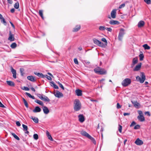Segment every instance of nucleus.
<instances>
[{"mask_svg":"<svg viewBox=\"0 0 151 151\" xmlns=\"http://www.w3.org/2000/svg\"><path fill=\"white\" fill-rule=\"evenodd\" d=\"M81 108V104L80 101L78 99H76L74 102L73 109L75 111L80 110Z\"/></svg>","mask_w":151,"mask_h":151,"instance_id":"nucleus-1","label":"nucleus"},{"mask_svg":"<svg viewBox=\"0 0 151 151\" xmlns=\"http://www.w3.org/2000/svg\"><path fill=\"white\" fill-rule=\"evenodd\" d=\"M140 77L137 76L136 77V80L139 81L140 83H143L145 80L146 78L145 73L143 72H141Z\"/></svg>","mask_w":151,"mask_h":151,"instance_id":"nucleus-2","label":"nucleus"},{"mask_svg":"<svg viewBox=\"0 0 151 151\" xmlns=\"http://www.w3.org/2000/svg\"><path fill=\"white\" fill-rule=\"evenodd\" d=\"M131 82V80L129 78L124 79L122 82V84L124 87H126L130 85Z\"/></svg>","mask_w":151,"mask_h":151,"instance_id":"nucleus-3","label":"nucleus"},{"mask_svg":"<svg viewBox=\"0 0 151 151\" xmlns=\"http://www.w3.org/2000/svg\"><path fill=\"white\" fill-rule=\"evenodd\" d=\"M124 29L123 28H121L120 29V31L119 33L118 37V39L120 41H121L122 40L124 35L125 34V32H124Z\"/></svg>","mask_w":151,"mask_h":151,"instance_id":"nucleus-4","label":"nucleus"},{"mask_svg":"<svg viewBox=\"0 0 151 151\" xmlns=\"http://www.w3.org/2000/svg\"><path fill=\"white\" fill-rule=\"evenodd\" d=\"M93 41L94 44L100 47H104V45L100 41L97 40L96 38H94L93 40Z\"/></svg>","mask_w":151,"mask_h":151,"instance_id":"nucleus-5","label":"nucleus"},{"mask_svg":"<svg viewBox=\"0 0 151 151\" xmlns=\"http://www.w3.org/2000/svg\"><path fill=\"white\" fill-rule=\"evenodd\" d=\"M38 97H39L42 100L45 101L49 102L50 101V99L48 98L44 95L38 94Z\"/></svg>","mask_w":151,"mask_h":151,"instance_id":"nucleus-6","label":"nucleus"},{"mask_svg":"<svg viewBox=\"0 0 151 151\" xmlns=\"http://www.w3.org/2000/svg\"><path fill=\"white\" fill-rule=\"evenodd\" d=\"M54 95L57 97L60 98L63 96V93L59 91H57L55 93H54Z\"/></svg>","mask_w":151,"mask_h":151,"instance_id":"nucleus-7","label":"nucleus"},{"mask_svg":"<svg viewBox=\"0 0 151 151\" xmlns=\"http://www.w3.org/2000/svg\"><path fill=\"white\" fill-rule=\"evenodd\" d=\"M134 143L138 145H141L143 144V142L139 138H137L135 141Z\"/></svg>","mask_w":151,"mask_h":151,"instance_id":"nucleus-8","label":"nucleus"},{"mask_svg":"<svg viewBox=\"0 0 151 151\" xmlns=\"http://www.w3.org/2000/svg\"><path fill=\"white\" fill-rule=\"evenodd\" d=\"M116 10L114 9L112 10L111 13V17L113 19H114L116 17Z\"/></svg>","mask_w":151,"mask_h":151,"instance_id":"nucleus-9","label":"nucleus"},{"mask_svg":"<svg viewBox=\"0 0 151 151\" xmlns=\"http://www.w3.org/2000/svg\"><path fill=\"white\" fill-rule=\"evenodd\" d=\"M80 25H77L74 28L73 30V32H76L78 31L81 29Z\"/></svg>","mask_w":151,"mask_h":151,"instance_id":"nucleus-10","label":"nucleus"},{"mask_svg":"<svg viewBox=\"0 0 151 151\" xmlns=\"http://www.w3.org/2000/svg\"><path fill=\"white\" fill-rule=\"evenodd\" d=\"M78 117L80 122L82 123L85 121V118L83 115L79 114L78 116Z\"/></svg>","mask_w":151,"mask_h":151,"instance_id":"nucleus-11","label":"nucleus"},{"mask_svg":"<svg viewBox=\"0 0 151 151\" xmlns=\"http://www.w3.org/2000/svg\"><path fill=\"white\" fill-rule=\"evenodd\" d=\"M142 65V63H138V64L137 65L136 67H135V68L133 70L134 71H138L139 70L141 66Z\"/></svg>","mask_w":151,"mask_h":151,"instance_id":"nucleus-12","label":"nucleus"},{"mask_svg":"<svg viewBox=\"0 0 151 151\" xmlns=\"http://www.w3.org/2000/svg\"><path fill=\"white\" fill-rule=\"evenodd\" d=\"M81 134L83 136H85L88 138L91 136L88 133L84 131H82L81 132Z\"/></svg>","mask_w":151,"mask_h":151,"instance_id":"nucleus-13","label":"nucleus"},{"mask_svg":"<svg viewBox=\"0 0 151 151\" xmlns=\"http://www.w3.org/2000/svg\"><path fill=\"white\" fill-rule=\"evenodd\" d=\"M42 108L44 113L45 114H47L49 113V111L48 108L46 106H43V107H42Z\"/></svg>","mask_w":151,"mask_h":151,"instance_id":"nucleus-14","label":"nucleus"},{"mask_svg":"<svg viewBox=\"0 0 151 151\" xmlns=\"http://www.w3.org/2000/svg\"><path fill=\"white\" fill-rule=\"evenodd\" d=\"M109 23L111 24H119L120 23L117 21L112 20L109 21Z\"/></svg>","mask_w":151,"mask_h":151,"instance_id":"nucleus-15","label":"nucleus"},{"mask_svg":"<svg viewBox=\"0 0 151 151\" xmlns=\"http://www.w3.org/2000/svg\"><path fill=\"white\" fill-rule=\"evenodd\" d=\"M0 19L1 20V22L2 23H3L5 25H6V22L5 20L2 15L0 14Z\"/></svg>","mask_w":151,"mask_h":151,"instance_id":"nucleus-16","label":"nucleus"},{"mask_svg":"<svg viewBox=\"0 0 151 151\" xmlns=\"http://www.w3.org/2000/svg\"><path fill=\"white\" fill-rule=\"evenodd\" d=\"M76 95L78 96H80L82 95V91L79 89H77L75 91Z\"/></svg>","mask_w":151,"mask_h":151,"instance_id":"nucleus-17","label":"nucleus"},{"mask_svg":"<svg viewBox=\"0 0 151 151\" xmlns=\"http://www.w3.org/2000/svg\"><path fill=\"white\" fill-rule=\"evenodd\" d=\"M8 40L11 41H13L14 40V36L11 34V32L9 33V36L8 38Z\"/></svg>","mask_w":151,"mask_h":151,"instance_id":"nucleus-18","label":"nucleus"},{"mask_svg":"<svg viewBox=\"0 0 151 151\" xmlns=\"http://www.w3.org/2000/svg\"><path fill=\"white\" fill-rule=\"evenodd\" d=\"M137 119L140 122H143L145 120V117L142 115H140L138 116H137Z\"/></svg>","mask_w":151,"mask_h":151,"instance_id":"nucleus-19","label":"nucleus"},{"mask_svg":"<svg viewBox=\"0 0 151 151\" xmlns=\"http://www.w3.org/2000/svg\"><path fill=\"white\" fill-rule=\"evenodd\" d=\"M145 24V22L143 21H140L138 24V27H143Z\"/></svg>","mask_w":151,"mask_h":151,"instance_id":"nucleus-20","label":"nucleus"},{"mask_svg":"<svg viewBox=\"0 0 151 151\" xmlns=\"http://www.w3.org/2000/svg\"><path fill=\"white\" fill-rule=\"evenodd\" d=\"M106 70L103 69L101 68L98 74L100 75H103L106 74Z\"/></svg>","mask_w":151,"mask_h":151,"instance_id":"nucleus-21","label":"nucleus"},{"mask_svg":"<svg viewBox=\"0 0 151 151\" xmlns=\"http://www.w3.org/2000/svg\"><path fill=\"white\" fill-rule=\"evenodd\" d=\"M131 102L134 105V106L136 107H137L140 105V104L136 101H131Z\"/></svg>","mask_w":151,"mask_h":151,"instance_id":"nucleus-22","label":"nucleus"},{"mask_svg":"<svg viewBox=\"0 0 151 151\" xmlns=\"http://www.w3.org/2000/svg\"><path fill=\"white\" fill-rule=\"evenodd\" d=\"M11 72L13 74V76L14 78H16V71L12 68H11Z\"/></svg>","mask_w":151,"mask_h":151,"instance_id":"nucleus-23","label":"nucleus"},{"mask_svg":"<svg viewBox=\"0 0 151 151\" xmlns=\"http://www.w3.org/2000/svg\"><path fill=\"white\" fill-rule=\"evenodd\" d=\"M46 133V135H47V136L48 138L50 141H53V139L52 136L50 134L49 132L47 131Z\"/></svg>","mask_w":151,"mask_h":151,"instance_id":"nucleus-24","label":"nucleus"},{"mask_svg":"<svg viewBox=\"0 0 151 151\" xmlns=\"http://www.w3.org/2000/svg\"><path fill=\"white\" fill-rule=\"evenodd\" d=\"M6 83L7 84L10 86H14L15 84L12 81H6Z\"/></svg>","mask_w":151,"mask_h":151,"instance_id":"nucleus-25","label":"nucleus"},{"mask_svg":"<svg viewBox=\"0 0 151 151\" xmlns=\"http://www.w3.org/2000/svg\"><path fill=\"white\" fill-rule=\"evenodd\" d=\"M138 62V59L137 57H135L133 58L132 60V65H134L135 64L137 63Z\"/></svg>","mask_w":151,"mask_h":151,"instance_id":"nucleus-26","label":"nucleus"},{"mask_svg":"<svg viewBox=\"0 0 151 151\" xmlns=\"http://www.w3.org/2000/svg\"><path fill=\"white\" fill-rule=\"evenodd\" d=\"M28 80L32 81H35L34 78L32 76H29L27 77Z\"/></svg>","mask_w":151,"mask_h":151,"instance_id":"nucleus-27","label":"nucleus"},{"mask_svg":"<svg viewBox=\"0 0 151 151\" xmlns=\"http://www.w3.org/2000/svg\"><path fill=\"white\" fill-rule=\"evenodd\" d=\"M39 14L40 16L43 19H44V17L43 16V11L42 10H40L39 11Z\"/></svg>","mask_w":151,"mask_h":151,"instance_id":"nucleus-28","label":"nucleus"},{"mask_svg":"<svg viewBox=\"0 0 151 151\" xmlns=\"http://www.w3.org/2000/svg\"><path fill=\"white\" fill-rule=\"evenodd\" d=\"M142 46L145 50H149L150 49V47L147 44L144 45Z\"/></svg>","mask_w":151,"mask_h":151,"instance_id":"nucleus-29","label":"nucleus"},{"mask_svg":"<svg viewBox=\"0 0 151 151\" xmlns=\"http://www.w3.org/2000/svg\"><path fill=\"white\" fill-rule=\"evenodd\" d=\"M101 69V68L99 67H98L96 68H95L94 70V71L96 73L98 74L99 71Z\"/></svg>","mask_w":151,"mask_h":151,"instance_id":"nucleus-30","label":"nucleus"},{"mask_svg":"<svg viewBox=\"0 0 151 151\" xmlns=\"http://www.w3.org/2000/svg\"><path fill=\"white\" fill-rule=\"evenodd\" d=\"M30 118L32 119L33 121L35 123H38V119L37 118H36L33 116H31L30 117Z\"/></svg>","mask_w":151,"mask_h":151,"instance_id":"nucleus-31","label":"nucleus"},{"mask_svg":"<svg viewBox=\"0 0 151 151\" xmlns=\"http://www.w3.org/2000/svg\"><path fill=\"white\" fill-rule=\"evenodd\" d=\"M106 29V28L105 26H100L99 27V30L101 31H104Z\"/></svg>","mask_w":151,"mask_h":151,"instance_id":"nucleus-32","label":"nucleus"},{"mask_svg":"<svg viewBox=\"0 0 151 151\" xmlns=\"http://www.w3.org/2000/svg\"><path fill=\"white\" fill-rule=\"evenodd\" d=\"M12 134L14 137L16 139L18 140H20L19 138L14 133H12Z\"/></svg>","mask_w":151,"mask_h":151,"instance_id":"nucleus-33","label":"nucleus"},{"mask_svg":"<svg viewBox=\"0 0 151 151\" xmlns=\"http://www.w3.org/2000/svg\"><path fill=\"white\" fill-rule=\"evenodd\" d=\"M88 139H90L94 144L96 145V141L93 138L90 136Z\"/></svg>","mask_w":151,"mask_h":151,"instance_id":"nucleus-34","label":"nucleus"},{"mask_svg":"<svg viewBox=\"0 0 151 151\" xmlns=\"http://www.w3.org/2000/svg\"><path fill=\"white\" fill-rule=\"evenodd\" d=\"M17 44L15 43H12L10 46L12 48H15L17 47Z\"/></svg>","mask_w":151,"mask_h":151,"instance_id":"nucleus-35","label":"nucleus"},{"mask_svg":"<svg viewBox=\"0 0 151 151\" xmlns=\"http://www.w3.org/2000/svg\"><path fill=\"white\" fill-rule=\"evenodd\" d=\"M139 59L140 61L142 60H143L144 56L142 53L140 54L139 55Z\"/></svg>","mask_w":151,"mask_h":151,"instance_id":"nucleus-36","label":"nucleus"},{"mask_svg":"<svg viewBox=\"0 0 151 151\" xmlns=\"http://www.w3.org/2000/svg\"><path fill=\"white\" fill-rule=\"evenodd\" d=\"M25 94L29 97L33 99H35V97L34 96H32L30 93L27 92H26Z\"/></svg>","mask_w":151,"mask_h":151,"instance_id":"nucleus-37","label":"nucleus"},{"mask_svg":"<svg viewBox=\"0 0 151 151\" xmlns=\"http://www.w3.org/2000/svg\"><path fill=\"white\" fill-rule=\"evenodd\" d=\"M14 6L15 9H17L19 6V4L18 2L16 3L14 5Z\"/></svg>","mask_w":151,"mask_h":151,"instance_id":"nucleus-38","label":"nucleus"},{"mask_svg":"<svg viewBox=\"0 0 151 151\" xmlns=\"http://www.w3.org/2000/svg\"><path fill=\"white\" fill-rule=\"evenodd\" d=\"M45 76V75H43L42 73H38V77L42 78H44Z\"/></svg>","mask_w":151,"mask_h":151,"instance_id":"nucleus-39","label":"nucleus"},{"mask_svg":"<svg viewBox=\"0 0 151 151\" xmlns=\"http://www.w3.org/2000/svg\"><path fill=\"white\" fill-rule=\"evenodd\" d=\"M122 127L120 124L119 125L118 130L120 133L122 132Z\"/></svg>","mask_w":151,"mask_h":151,"instance_id":"nucleus-40","label":"nucleus"},{"mask_svg":"<svg viewBox=\"0 0 151 151\" xmlns=\"http://www.w3.org/2000/svg\"><path fill=\"white\" fill-rule=\"evenodd\" d=\"M101 41L105 42V45H107V42L105 38H103L101 40Z\"/></svg>","mask_w":151,"mask_h":151,"instance_id":"nucleus-41","label":"nucleus"},{"mask_svg":"<svg viewBox=\"0 0 151 151\" xmlns=\"http://www.w3.org/2000/svg\"><path fill=\"white\" fill-rule=\"evenodd\" d=\"M22 127H23L24 129V131H27V129H28V128H27V127L24 125V124H23L22 125Z\"/></svg>","mask_w":151,"mask_h":151,"instance_id":"nucleus-42","label":"nucleus"},{"mask_svg":"<svg viewBox=\"0 0 151 151\" xmlns=\"http://www.w3.org/2000/svg\"><path fill=\"white\" fill-rule=\"evenodd\" d=\"M140 128V126L138 124L135 125L134 127V129H139Z\"/></svg>","mask_w":151,"mask_h":151,"instance_id":"nucleus-43","label":"nucleus"},{"mask_svg":"<svg viewBox=\"0 0 151 151\" xmlns=\"http://www.w3.org/2000/svg\"><path fill=\"white\" fill-rule=\"evenodd\" d=\"M22 89L25 91H28L29 90V89L28 88L25 86L23 87L22 88Z\"/></svg>","mask_w":151,"mask_h":151,"instance_id":"nucleus-44","label":"nucleus"},{"mask_svg":"<svg viewBox=\"0 0 151 151\" xmlns=\"http://www.w3.org/2000/svg\"><path fill=\"white\" fill-rule=\"evenodd\" d=\"M33 111L34 113L38 112V106H36L35 109L33 110Z\"/></svg>","mask_w":151,"mask_h":151,"instance_id":"nucleus-45","label":"nucleus"},{"mask_svg":"<svg viewBox=\"0 0 151 151\" xmlns=\"http://www.w3.org/2000/svg\"><path fill=\"white\" fill-rule=\"evenodd\" d=\"M144 1L147 4H149L151 3L150 0H144Z\"/></svg>","mask_w":151,"mask_h":151,"instance_id":"nucleus-46","label":"nucleus"},{"mask_svg":"<svg viewBox=\"0 0 151 151\" xmlns=\"http://www.w3.org/2000/svg\"><path fill=\"white\" fill-rule=\"evenodd\" d=\"M38 104H39L41 106H42V107H43V106H44L43 105L44 104H43V102L42 101H41L38 100Z\"/></svg>","mask_w":151,"mask_h":151,"instance_id":"nucleus-47","label":"nucleus"},{"mask_svg":"<svg viewBox=\"0 0 151 151\" xmlns=\"http://www.w3.org/2000/svg\"><path fill=\"white\" fill-rule=\"evenodd\" d=\"M74 63L76 64H78V62L77 58H75L74 59Z\"/></svg>","mask_w":151,"mask_h":151,"instance_id":"nucleus-48","label":"nucleus"},{"mask_svg":"<svg viewBox=\"0 0 151 151\" xmlns=\"http://www.w3.org/2000/svg\"><path fill=\"white\" fill-rule=\"evenodd\" d=\"M58 83L59 85V86L63 90L64 89V88L63 85L60 82H58Z\"/></svg>","mask_w":151,"mask_h":151,"instance_id":"nucleus-49","label":"nucleus"},{"mask_svg":"<svg viewBox=\"0 0 151 151\" xmlns=\"http://www.w3.org/2000/svg\"><path fill=\"white\" fill-rule=\"evenodd\" d=\"M45 76H46L45 77L47 79H48L49 80H52V78L50 76H48L47 75H45Z\"/></svg>","mask_w":151,"mask_h":151,"instance_id":"nucleus-50","label":"nucleus"},{"mask_svg":"<svg viewBox=\"0 0 151 151\" xmlns=\"http://www.w3.org/2000/svg\"><path fill=\"white\" fill-rule=\"evenodd\" d=\"M20 70L21 72V75L22 76H23V72L24 71V69L23 68H20Z\"/></svg>","mask_w":151,"mask_h":151,"instance_id":"nucleus-51","label":"nucleus"},{"mask_svg":"<svg viewBox=\"0 0 151 151\" xmlns=\"http://www.w3.org/2000/svg\"><path fill=\"white\" fill-rule=\"evenodd\" d=\"M136 124V122L134 121H133V122H132V123L130 124V127H132L133 126H134Z\"/></svg>","mask_w":151,"mask_h":151,"instance_id":"nucleus-52","label":"nucleus"},{"mask_svg":"<svg viewBox=\"0 0 151 151\" xmlns=\"http://www.w3.org/2000/svg\"><path fill=\"white\" fill-rule=\"evenodd\" d=\"M34 138L35 139H38V134H35L33 135Z\"/></svg>","mask_w":151,"mask_h":151,"instance_id":"nucleus-53","label":"nucleus"},{"mask_svg":"<svg viewBox=\"0 0 151 151\" xmlns=\"http://www.w3.org/2000/svg\"><path fill=\"white\" fill-rule=\"evenodd\" d=\"M116 107L117 109H119L121 107V106L119 104V103H118L117 104Z\"/></svg>","mask_w":151,"mask_h":151,"instance_id":"nucleus-54","label":"nucleus"},{"mask_svg":"<svg viewBox=\"0 0 151 151\" xmlns=\"http://www.w3.org/2000/svg\"><path fill=\"white\" fill-rule=\"evenodd\" d=\"M106 29L108 31L110 32H111L112 31V29L111 28H110V27H109V28L107 27V28H106Z\"/></svg>","mask_w":151,"mask_h":151,"instance_id":"nucleus-55","label":"nucleus"},{"mask_svg":"<svg viewBox=\"0 0 151 151\" xmlns=\"http://www.w3.org/2000/svg\"><path fill=\"white\" fill-rule=\"evenodd\" d=\"M125 6V4H123L120 5L119 8H122V7H124Z\"/></svg>","mask_w":151,"mask_h":151,"instance_id":"nucleus-56","label":"nucleus"},{"mask_svg":"<svg viewBox=\"0 0 151 151\" xmlns=\"http://www.w3.org/2000/svg\"><path fill=\"white\" fill-rule=\"evenodd\" d=\"M145 114L146 115H147L149 116H150V114L149 112V111H146L145 113Z\"/></svg>","mask_w":151,"mask_h":151,"instance_id":"nucleus-57","label":"nucleus"},{"mask_svg":"<svg viewBox=\"0 0 151 151\" xmlns=\"http://www.w3.org/2000/svg\"><path fill=\"white\" fill-rule=\"evenodd\" d=\"M54 85L53 88L56 89H58V86L55 84H53Z\"/></svg>","mask_w":151,"mask_h":151,"instance_id":"nucleus-58","label":"nucleus"},{"mask_svg":"<svg viewBox=\"0 0 151 151\" xmlns=\"http://www.w3.org/2000/svg\"><path fill=\"white\" fill-rule=\"evenodd\" d=\"M16 124L18 126H20L21 125L19 121H17L16 122Z\"/></svg>","mask_w":151,"mask_h":151,"instance_id":"nucleus-59","label":"nucleus"},{"mask_svg":"<svg viewBox=\"0 0 151 151\" xmlns=\"http://www.w3.org/2000/svg\"><path fill=\"white\" fill-rule=\"evenodd\" d=\"M0 107H1L4 108L5 107V106L3 105L2 103L0 101Z\"/></svg>","mask_w":151,"mask_h":151,"instance_id":"nucleus-60","label":"nucleus"},{"mask_svg":"<svg viewBox=\"0 0 151 151\" xmlns=\"http://www.w3.org/2000/svg\"><path fill=\"white\" fill-rule=\"evenodd\" d=\"M130 114V113H124V116H126L127 115H129Z\"/></svg>","mask_w":151,"mask_h":151,"instance_id":"nucleus-61","label":"nucleus"},{"mask_svg":"<svg viewBox=\"0 0 151 151\" xmlns=\"http://www.w3.org/2000/svg\"><path fill=\"white\" fill-rule=\"evenodd\" d=\"M50 85L52 86H54V85L53 84H55L53 82V81H52L51 82H50Z\"/></svg>","mask_w":151,"mask_h":151,"instance_id":"nucleus-62","label":"nucleus"},{"mask_svg":"<svg viewBox=\"0 0 151 151\" xmlns=\"http://www.w3.org/2000/svg\"><path fill=\"white\" fill-rule=\"evenodd\" d=\"M24 105H25V106L27 107H28V104H27V101L26 102H24Z\"/></svg>","mask_w":151,"mask_h":151,"instance_id":"nucleus-63","label":"nucleus"},{"mask_svg":"<svg viewBox=\"0 0 151 151\" xmlns=\"http://www.w3.org/2000/svg\"><path fill=\"white\" fill-rule=\"evenodd\" d=\"M7 1H8V3L10 4H12L13 3L12 0H7Z\"/></svg>","mask_w":151,"mask_h":151,"instance_id":"nucleus-64","label":"nucleus"}]
</instances>
